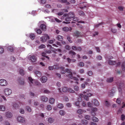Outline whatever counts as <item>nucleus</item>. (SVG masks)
<instances>
[{"label": "nucleus", "mask_w": 125, "mask_h": 125, "mask_svg": "<svg viewBox=\"0 0 125 125\" xmlns=\"http://www.w3.org/2000/svg\"><path fill=\"white\" fill-rule=\"evenodd\" d=\"M89 90H87L85 91H83V94H79V97L78 98V102H80L82 100V97L86 101H88L89 100L88 97H89L92 96V94L91 93H86L89 91Z\"/></svg>", "instance_id": "nucleus-1"}, {"label": "nucleus", "mask_w": 125, "mask_h": 125, "mask_svg": "<svg viewBox=\"0 0 125 125\" xmlns=\"http://www.w3.org/2000/svg\"><path fill=\"white\" fill-rule=\"evenodd\" d=\"M28 79L30 81V84L31 86H32V84L36 85L38 86L41 85L40 83L36 80H34L31 77H29L28 78Z\"/></svg>", "instance_id": "nucleus-2"}, {"label": "nucleus", "mask_w": 125, "mask_h": 125, "mask_svg": "<svg viewBox=\"0 0 125 125\" xmlns=\"http://www.w3.org/2000/svg\"><path fill=\"white\" fill-rule=\"evenodd\" d=\"M49 39V36L46 34H43V36L41 37V41L43 42H46L47 40Z\"/></svg>", "instance_id": "nucleus-3"}, {"label": "nucleus", "mask_w": 125, "mask_h": 125, "mask_svg": "<svg viewBox=\"0 0 125 125\" xmlns=\"http://www.w3.org/2000/svg\"><path fill=\"white\" fill-rule=\"evenodd\" d=\"M7 84V81L4 79H1L0 80V85L2 86H5Z\"/></svg>", "instance_id": "nucleus-4"}, {"label": "nucleus", "mask_w": 125, "mask_h": 125, "mask_svg": "<svg viewBox=\"0 0 125 125\" xmlns=\"http://www.w3.org/2000/svg\"><path fill=\"white\" fill-rule=\"evenodd\" d=\"M4 92L6 95H9L11 93L12 91L10 89H6L5 90Z\"/></svg>", "instance_id": "nucleus-5"}, {"label": "nucleus", "mask_w": 125, "mask_h": 125, "mask_svg": "<svg viewBox=\"0 0 125 125\" xmlns=\"http://www.w3.org/2000/svg\"><path fill=\"white\" fill-rule=\"evenodd\" d=\"M47 80V78L45 76H43L40 79L42 83H44L46 82Z\"/></svg>", "instance_id": "nucleus-6"}, {"label": "nucleus", "mask_w": 125, "mask_h": 125, "mask_svg": "<svg viewBox=\"0 0 125 125\" xmlns=\"http://www.w3.org/2000/svg\"><path fill=\"white\" fill-rule=\"evenodd\" d=\"M30 59L32 62H34L37 60V58L35 56L33 55L30 57Z\"/></svg>", "instance_id": "nucleus-7"}, {"label": "nucleus", "mask_w": 125, "mask_h": 125, "mask_svg": "<svg viewBox=\"0 0 125 125\" xmlns=\"http://www.w3.org/2000/svg\"><path fill=\"white\" fill-rule=\"evenodd\" d=\"M17 120L19 122L22 123H23L25 121L24 118L21 116L18 117L17 118Z\"/></svg>", "instance_id": "nucleus-8"}, {"label": "nucleus", "mask_w": 125, "mask_h": 125, "mask_svg": "<svg viewBox=\"0 0 125 125\" xmlns=\"http://www.w3.org/2000/svg\"><path fill=\"white\" fill-rule=\"evenodd\" d=\"M80 34V32L78 31H76L73 33V35L74 36L78 37L79 36Z\"/></svg>", "instance_id": "nucleus-9"}, {"label": "nucleus", "mask_w": 125, "mask_h": 125, "mask_svg": "<svg viewBox=\"0 0 125 125\" xmlns=\"http://www.w3.org/2000/svg\"><path fill=\"white\" fill-rule=\"evenodd\" d=\"M40 28L43 31L46 30V26L44 24H41L40 26Z\"/></svg>", "instance_id": "nucleus-10"}, {"label": "nucleus", "mask_w": 125, "mask_h": 125, "mask_svg": "<svg viewBox=\"0 0 125 125\" xmlns=\"http://www.w3.org/2000/svg\"><path fill=\"white\" fill-rule=\"evenodd\" d=\"M59 67L56 65H54L53 66H49L48 67V69L50 70H52L54 69H57Z\"/></svg>", "instance_id": "nucleus-11"}, {"label": "nucleus", "mask_w": 125, "mask_h": 125, "mask_svg": "<svg viewBox=\"0 0 125 125\" xmlns=\"http://www.w3.org/2000/svg\"><path fill=\"white\" fill-rule=\"evenodd\" d=\"M66 71L67 73H69L68 75V76L70 77V75H73V73L71 72V70L70 69L67 68L65 70Z\"/></svg>", "instance_id": "nucleus-12"}, {"label": "nucleus", "mask_w": 125, "mask_h": 125, "mask_svg": "<svg viewBox=\"0 0 125 125\" xmlns=\"http://www.w3.org/2000/svg\"><path fill=\"white\" fill-rule=\"evenodd\" d=\"M34 73L38 77H40L42 75V74L40 72L37 70H35L34 72Z\"/></svg>", "instance_id": "nucleus-13"}, {"label": "nucleus", "mask_w": 125, "mask_h": 125, "mask_svg": "<svg viewBox=\"0 0 125 125\" xmlns=\"http://www.w3.org/2000/svg\"><path fill=\"white\" fill-rule=\"evenodd\" d=\"M62 91L64 92H68V88L65 86L62 87Z\"/></svg>", "instance_id": "nucleus-14"}, {"label": "nucleus", "mask_w": 125, "mask_h": 125, "mask_svg": "<svg viewBox=\"0 0 125 125\" xmlns=\"http://www.w3.org/2000/svg\"><path fill=\"white\" fill-rule=\"evenodd\" d=\"M6 115L7 118H10L12 116V115L10 112H8L6 113Z\"/></svg>", "instance_id": "nucleus-15"}, {"label": "nucleus", "mask_w": 125, "mask_h": 125, "mask_svg": "<svg viewBox=\"0 0 125 125\" xmlns=\"http://www.w3.org/2000/svg\"><path fill=\"white\" fill-rule=\"evenodd\" d=\"M108 63L109 64L111 65H115L116 64V62L115 61H112L110 60L108 61Z\"/></svg>", "instance_id": "nucleus-16"}, {"label": "nucleus", "mask_w": 125, "mask_h": 125, "mask_svg": "<svg viewBox=\"0 0 125 125\" xmlns=\"http://www.w3.org/2000/svg\"><path fill=\"white\" fill-rule=\"evenodd\" d=\"M12 106L15 109H18L19 107L18 104H17L15 103H13Z\"/></svg>", "instance_id": "nucleus-17"}, {"label": "nucleus", "mask_w": 125, "mask_h": 125, "mask_svg": "<svg viewBox=\"0 0 125 125\" xmlns=\"http://www.w3.org/2000/svg\"><path fill=\"white\" fill-rule=\"evenodd\" d=\"M123 83H120L118 85V83L117 84V85H118V89L119 92H121L122 90L120 87L121 85H123Z\"/></svg>", "instance_id": "nucleus-18"}, {"label": "nucleus", "mask_w": 125, "mask_h": 125, "mask_svg": "<svg viewBox=\"0 0 125 125\" xmlns=\"http://www.w3.org/2000/svg\"><path fill=\"white\" fill-rule=\"evenodd\" d=\"M43 102H46L48 101V99L45 96H42L41 98Z\"/></svg>", "instance_id": "nucleus-19"}, {"label": "nucleus", "mask_w": 125, "mask_h": 125, "mask_svg": "<svg viewBox=\"0 0 125 125\" xmlns=\"http://www.w3.org/2000/svg\"><path fill=\"white\" fill-rule=\"evenodd\" d=\"M113 77H110L108 78L107 79V82L108 83H111L113 81Z\"/></svg>", "instance_id": "nucleus-20"}, {"label": "nucleus", "mask_w": 125, "mask_h": 125, "mask_svg": "<svg viewBox=\"0 0 125 125\" xmlns=\"http://www.w3.org/2000/svg\"><path fill=\"white\" fill-rule=\"evenodd\" d=\"M93 103L94 104V105L96 106H98L99 105V103L98 101L96 99H94V101L93 102Z\"/></svg>", "instance_id": "nucleus-21"}, {"label": "nucleus", "mask_w": 125, "mask_h": 125, "mask_svg": "<svg viewBox=\"0 0 125 125\" xmlns=\"http://www.w3.org/2000/svg\"><path fill=\"white\" fill-rule=\"evenodd\" d=\"M69 53L70 54L72 55V57L74 58V57L75 55L76 54V53L72 51L71 50L69 51Z\"/></svg>", "instance_id": "nucleus-22"}, {"label": "nucleus", "mask_w": 125, "mask_h": 125, "mask_svg": "<svg viewBox=\"0 0 125 125\" xmlns=\"http://www.w3.org/2000/svg\"><path fill=\"white\" fill-rule=\"evenodd\" d=\"M70 78L71 79H73L74 80H75L76 81H78L79 79L77 78L73 77V75H70Z\"/></svg>", "instance_id": "nucleus-23"}, {"label": "nucleus", "mask_w": 125, "mask_h": 125, "mask_svg": "<svg viewBox=\"0 0 125 125\" xmlns=\"http://www.w3.org/2000/svg\"><path fill=\"white\" fill-rule=\"evenodd\" d=\"M35 31L38 34H40L42 33L41 30L40 29H36Z\"/></svg>", "instance_id": "nucleus-24"}, {"label": "nucleus", "mask_w": 125, "mask_h": 125, "mask_svg": "<svg viewBox=\"0 0 125 125\" xmlns=\"http://www.w3.org/2000/svg\"><path fill=\"white\" fill-rule=\"evenodd\" d=\"M54 100H55L54 98H51L49 100V102L50 104H53L54 103Z\"/></svg>", "instance_id": "nucleus-25"}, {"label": "nucleus", "mask_w": 125, "mask_h": 125, "mask_svg": "<svg viewBox=\"0 0 125 125\" xmlns=\"http://www.w3.org/2000/svg\"><path fill=\"white\" fill-rule=\"evenodd\" d=\"M60 68L62 70H61V73L62 74H64L65 73L66 71V70L65 71L64 70V67H60Z\"/></svg>", "instance_id": "nucleus-26"}, {"label": "nucleus", "mask_w": 125, "mask_h": 125, "mask_svg": "<svg viewBox=\"0 0 125 125\" xmlns=\"http://www.w3.org/2000/svg\"><path fill=\"white\" fill-rule=\"evenodd\" d=\"M121 67L122 70L123 71L125 70V62L122 63L121 65Z\"/></svg>", "instance_id": "nucleus-27"}, {"label": "nucleus", "mask_w": 125, "mask_h": 125, "mask_svg": "<svg viewBox=\"0 0 125 125\" xmlns=\"http://www.w3.org/2000/svg\"><path fill=\"white\" fill-rule=\"evenodd\" d=\"M57 39L58 40L62 41L63 40V37L61 35H58L57 37Z\"/></svg>", "instance_id": "nucleus-28"}, {"label": "nucleus", "mask_w": 125, "mask_h": 125, "mask_svg": "<svg viewBox=\"0 0 125 125\" xmlns=\"http://www.w3.org/2000/svg\"><path fill=\"white\" fill-rule=\"evenodd\" d=\"M81 122L84 125H87L88 123V121L86 120H82Z\"/></svg>", "instance_id": "nucleus-29"}, {"label": "nucleus", "mask_w": 125, "mask_h": 125, "mask_svg": "<svg viewBox=\"0 0 125 125\" xmlns=\"http://www.w3.org/2000/svg\"><path fill=\"white\" fill-rule=\"evenodd\" d=\"M19 73L20 74L22 75H23L24 74V71L22 69H21L20 70Z\"/></svg>", "instance_id": "nucleus-30"}, {"label": "nucleus", "mask_w": 125, "mask_h": 125, "mask_svg": "<svg viewBox=\"0 0 125 125\" xmlns=\"http://www.w3.org/2000/svg\"><path fill=\"white\" fill-rule=\"evenodd\" d=\"M59 113L61 115H63L65 114V112L63 110H61L60 111Z\"/></svg>", "instance_id": "nucleus-31"}, {"label": "nucleus", "mask_w": 125, "mask_h": 125, "mask_svg": "<svg viewBox=\"0 0 125 125\" xmlns=\"http://www.w3.org/2000/svg\"><path fill=\"white\" fill-rule=\"evenodd\" d=\"M5 108L4 106L1 105L0 106V110L1 111H4L5 110Z\"/></svg>", "instance_id": "nucleus-32"}, {"label": "nucleus", "mask_w": 125, "mask_h": 125, "mask_svg": "<svg viewBox=\"0 0 125 125\" xmlns=\"http://www.w3.org/2000/svg\"><path fill=\"white\" fill-rule=\"evenodd\" d=\"M57 107L58 108H60V109H62L63 107V106L62 104L60 103L59 104L57 105Z\"/></svg>", "instance_id": "nucleus-33"}, {"label": "nucleus", "mask_w": 125, "mask_h": 125, "mask_svg": "<svg viewBox=\"0 0 125 125\" xmlns=\"http://www.w3.org/2000/svg\"><path fill=\"white\" fill-rule=\"evenodd\" d=\"M30 37L32 40H33L35 38V35L33 34H31L30 35Z\"/></svg>", "instance_id": "nucleus-34"}, {"label": "nucleus", "mask_w": 125, "mask_h": 125, "mask_svg": "<svg viewBox=\"0 0 125 125\" xmlns=\"http://www.w3.org/2000/svg\"><path fill=\"white\" fill-rule=\"evenodd\" d=\"M48 121L50 123H51L53 122L54 119L52 118H48Z\"/></svg>", "instance_id": "nucleus-35"}, {"label": "nucleus", "mask_w": 125, "mask_h": 125, "mask_svg": "<svg viewBox=\"0 0 125 125\" xmlns=\"http://www.w3.org/2000/svg\"><path fill=\"white\" fill-rule=\"evenodd\" d=\"M72 18V17H67L65 18V20L66 21H70L71 20Z\"/></svg>", "instance_id": "nucleus-36"}, {"label": "nucleus", "mask_w": 125, "mask_h": 125, "mask_svg": "<svg viewBox=\"0 0 125 125\" xmlns=\"http://www.w3.org/2000/svg\"><path fill=\"white\" fill-rule=\"evenodd\" d=\"M69 14L70 15V17L72 18H73L74 16V13L72 12H70L69 13Z\"/></svg>", "instance_id": "nucleus-37"}, {"label": "nucleus", "mask_w": 125, "mask_h": 125, "mask_svg": "<svg viewBox=\"0 0 125 125\" xmlns=\"http://www.w3.org/2000/svg\"><path fill=\"white\" fill-rule=\"evenodd\" d=\"M77 112L79 114H81L83 113V111L82 109H80L77 110Z\"/></svg>", "instance_id": "nucleus-38"}, {"label": "nucleus", "mask_w": 125, "mask_h": 125, "mask_svg": "<svg viewBox=\"0 0 125 125\" xmlns=\"http://www.w3.org/2000/svg\"><path fill=\"white\" fill-rule=\"evenodd\" d=\"M63 30L65 31H67L69 30V28L67 27H65L62 28Z\"/></svg>", "instance_id": "nucleus-39"}, {"label": "nucleus", "mask_w": 125, "mask_h": 125, "mask_svg": "<svg viewBox=\"0 0 125 125\" xmlns=\"http://www.w3.org/2000/svg\"><path fill=\"white\" fill-rule=\"evenodd\" d=\"M92 120L94 122H97L98 121V119L96 117H94L92 118Z\"/></svg>", "instance_id": "nucleus-40"}, {"label": "nucleus", "mask_w": 125, "mask_h": 125, "mask_svg": "<svg viewBox=\"0 0 125 125\" xmlns=\"http://www.w3.org/2000/svg\"><path fill=\"white\" fill-rule=\"evenodd\" d=\"M20 79L19 80V83L21 84H24V80H20Z\"/></svg>", "instance_id": "nucleus-41"}, {"label": "nucleus", "mask_w": 125, "mask_h": 125, "mask_svg": "<svg viewBox=\"0 0 125 125\" xmlns=\"http://www.w3.org/2000/svg\"><path fill=\"white\" fill-rule=\"evenodd\" d=\"M45 59H46V60H49V57L46 55L44 57L42 58V60H44Z\"/></svg>", "instance_id": "nucleus-42"}, {"label": "nucleus", "mask_w": 125, "mask_h": 125, "mask_svg": "<svg viewBox=\"0 0 125 125\" xmlns=\"http://www.w3.org/2000/svg\"><path fill=\"white\" fill-rule=\"evenodd\" d=\"M45 47L46 46L44 44H42L39 46L38 48L39 49H43V48H45Z\"/></svg>", "instance_id": "nucleus-43"}, {"label": "nucleus", "mask_w": 125, "mask_h": 125, "mask_svg": "<svg viewBox=\"0 0 125 125\" xmlns=\"http://www.w3.org/2000/svg\"><path fill=\"white\" fill-rule=\"evenodd\" d=\"M116 102L119 104H120L121 103L120 99V98H117L116 100Z\"/></svg>", "instance_id": "nucleus-44"}, {"label": "nucleus", "mask_w": 125, "mask_h": 125, "mask_svg": "<svg viewBox=\"0 0 125 125\" xmlns=\"http://www.w3.org/2000/svg\"><path fill=\"white\" fill-rule=\"evenodd\" d=\"M51 106L50 105H48L47 106V109L48 110H50L52 109Z\"/></svg>", "instance_id": "nucleus-45"}, {"label": "nucleus", "mask_w": 125, "mask_h": 125, "mask_svg": "<svg viewBox=\"0 0 125 125\" xmlns=\"http://www.w3.org/2000/svg\"><path fill=\"white\" fill-rule=\"evenodd\" d=\"M74 89L75 91H78L79 90V88L77 86H74Z\"/></svg>", "instance_id": "nucleus-46"}, {"label": "nucleus", "mask_w": 125, "mask_h": 125, "mask_svg": "<svg viewBox=\"0 0 125 125\" xmlns=\"http://www.w3.org/2000/svg\"><path fill=\"white\" fill-rule=\"evenodd\" d=\"M67 39L68 41L70 42H72V41L71 40L70 37L69 35L67 36Z\"/></svg>", "instance_id": "nucleus-47"}, {"label": "nucleus", "mask_w": 125, "mask_h": 125, "mask_svg": "<svg viewBox=\"0 0 125 125\" xmlns=\"http://www.w3.org/2000/svg\"><path fill=\"white\" fill-rule=\"evenodd\" d=\"M79 66L80 67H83L84 65V63L82 62H80L79 63Z\"/></svg>", "instance_id": "nucleus-48"}, {"label": "nucleus", "mask_w": 125, "mask_h": 125, "mask_svg": "<svg viewBox=\"0 0 125 125\" xmlns=\"http://www.w3.org/2000/svg\"><path fill=\"white\" fill-rule=\"evenodd\" d=\"M73 18V20L74 21H77L79 20V18L77 17H74Z\"/></svg>", "instance_id": "nucleus-49"}, {"label": "nucleus", "mask_w": 125, "mask_h": 125, "mask_svg": "<svg viewBox=\"0 0 125 125\" xmlns=\"http://www.w3.org/2000/svg\"><path fill=\"white\" fill-rule=\"evenodd\" d=\"M121 118L122 120H124L125 118V116L123 114H122L121 116Z\"/></svg>", "instance_id": "nucleus-50"}, {"label": "nucleus", "mask_w": 125, "mask_h": 125, "mask_svg": "<svg viewBox=\"0 0 125 125\" xmlns=\"http://www.w3.org/2000/svg\"><path fill=\"white\" fill-rule=\"evenodd\" d=\"M68 92H70L71 93H74V91L71 88H68Z\"/></svg>", "instance_id": "nucleus-51"}, {"label": "nucleus", "mask_w": 125, "mask_h": 125, "mask_svg": "<svg viewBox=\"0 0 125 125\" xmlns=\"http://www.w3.org/2000/svg\"><path fill=\"white\" fill-rule=\"evenodd\" d=\"M8 49H9V50L10 52H12L13 51V49L12 47H9Z\"/></svg>", "instance_id": "nucleus-52"}, {"label": "nucleus", "mask_w": 125, "mask_h": 125, "mask_svg": "<svg viewBox=\"0 0 125 125\" xmlns=\"http://www.w3.org/2000/svg\"><path fill=\"white\" fill-rule=\"evenodd\" d=\"M4 52L3 48L1 47H0V53L2 54Z\"/></svg>", "instance_id": "nucleus-53"}, {"label": "nucleus", "mask_w": 125, "mask_h": 125, "mask_svg": "<svg viewBox=\"0 0 125 125\" xmlns=\"http://www.w3.org/2000/svg\"><path fill=\"white\" fill-rule=\"evenodd\" d=\"M97 110V109L96 108H93L92 109V111L93 112H96Z\"/></svg>", "instance_id": "nucleus-54"}, {"label": "nucleus", "mask_w": 125, "mask_h": 125, "mask_svg": "<svg viewBox=\"0 0 125 125\" xmlns=\"http://www.w3.org/2000/svg\"><path fill=\"white\" fill-rule=\"evenodd\" d=\"M54 20L55 21L57 22H62V21L60 20L59 19H58L57 18H55Z\"/></svg>", "instance_id": "nucleus-55"}, {"label": "nucleus", "mask_w": 125, "mask_h": 125, "mask_svg": "<svg viewBox=\"0 0 125 125\" xmlns=\"http://www.w3.org/2000/svg\"><path fill=\"white\" fill-rule=\"evenodd\" d=\"M87 74L89 76H90L92 75L93 73L92 71H90L88 72Z\"/></svg>", "instance_id": "nucleus-56"}, {"label": "nucleus", "mask_w": 125, "mask_h": 125, "mask_svg": "<svg viewBox=\"0 0 125 125\" xmlns=\"http://www.w3.org/2000/svg\"><path fill=\"white\" fill-rule=\"evenodd\" d=\"M103 23V22L101 23H100L98 24H96L94 25V27H98L100 25L102 24Z\"/></svg>", "instance_id": "nucleus-57"}, {"label": "nucleus", "mask_w": 125, "mask_h": 125, "mask_svg": "<svg viewBox=\"0 0 125 125\" xmlns=\"http://www.w3.org/2000/svg\"><path fill=\"white\" fill-rule=\"evenodd\" d=\"M26 108L28 111L29 112H30L31 111V108L29 106H27L26 107Z\"/></svg>", "instance_id": "nucleus-58"}, {"label": "nucleus", "mask_w": 125, "mask_h": 125, "mask_svg": "<svg viewBox=\"0 0 125 125\" xmlns=\"http://www.w3.org/2000/svg\"><path fill=\"white\" fill-rule=\"evenodd\" d=\"M72 49L74 51L77 50V47L76 46H73L72 48Z\"/></svg>", "instance_id": "nucleus-59"}, {"label": "nucleus", "mask_w": 125, "mask_h": 125, "mask_svg": "<svg viewBox=\"0 0 125 125\" xmlns=\"http://www.w3.org/2000/svg\"><path fill=\"white\" fill-rule=\"evenodd\" d=\"M47 46L48 47H49L50 49H51L52 50V49H54L52 47V46L50 44H48L47 45Z\"/></svg>", "instance_id": "nucleus-60"}, {"label": "nucleus", "mask_w": 125, "mask_h": 125, "mask_svg": "<svg viewBox=\"0 0 125 125\" xmlns=\"http://www.w3.org/2000/svg\"><path fill=\"white\" fill-rule=\"evenodd\" d=\"M85 118L88 120L90 119V116L89 115H86L85 116Z\"/></svg>", "instance_id": "nucleus-61"}, {"label": "nucleus", "mask_w": 125, "mask_h": 125, "mask_svg": "<svg viewBox=\"0 0 125 125\" xmlns=\"http://www.w3.org/2000/svg\"><path fill=\"white\" fill-rule=\"evenodd\" d=\"M20 113L21 114H23L24 113V110L22 109H21L20 111Z\"/></svg>", "instance_id": "nucleus-62"}, {"label": "nucleus", "mask_w": 125, "mask_h": 125, "mask_svg": "<svg viewBox=\"0 0 125 125\" xmlns=\"http://www.w3.org/2000/svg\"><path fill=\"white\" fill-rule=\"evenodd\" d=\"M65 48L66 49L69 50L71 49V47L68 45H66Z\"/></svg>", "instance_id": "nucleus-63"}, {"label": "nucleus", "mask_w": 125, "mask_h": 125, "mask_svg": "<svg viewBox=\"0 0 125 125\" xmlns=\"http://www.w3.org/2000/svg\"><path fill=\"white\" fill-rule=\"evenodd\" d=\"M44 93H45L48 94L50 93V92L47 90H45L44 91Z\"/></svg>", "instance_id": "nucleus-64"}]
</instances>
